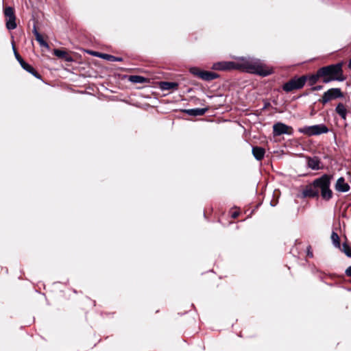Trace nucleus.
<instances>
[{"label":"nucleus","instance_id":"26","mask_svg":"<svg viewBox=\"0 0 351 351\" xmlns=\"http://www.w3.org/2000/svg\"><path fill=\"white\" fill-rule=\"evenodd\" d=\"M346 274L348 276H351V266L347 268V269L346 270Z\"/></svg>","mask_w":351,"mask_h":351},{"label":"nucleus","instance_id":"15","mask_svg":"<svg viewBox=\"0 0 351 351\" xmlns=\"http://www.w3.org/2000/svg\"><path fill=\"white\" fill-rule=\"evenodd\" d=\"M93 54L97 57H99L111 62H121L123 60L122 58L116 57L107 53H99L98 52H95Z\"/></svg>","mask_w":351,"mask_h":351},{"label":"nucleus","instance_id":"30","mask_svg":"<svg viewBox=\"0 0 351 351\" xmlns=\"http://www.w3.org/2000/svg\"><path fill=\"white\" fill-rule=\"evenodd\" d=\"M348 68L351 69V58L350 59V60L348 62Z\"/></svg>","mask_w":351,"mask_h":351},{"label":"nucleus","instance_id":"17","mask_svg":"<svg viewBox=\"0 0 351 351\" xmlns=\"http://www.w3.org/2000/svg\"><path fill=\"white\" fill-rule=\"evenodd\" d=\"M335 112L341 117V119L343 120L346 119L348 110L343 104H338L335 108Z\"/></svg>","mask_w":351,"mask_h":351},{"label":"nucleus","instance_id":"22","mask_svg":"<svg viewBox=\"0 0 351 351\" xmlns=\"http://www.w3.org/2000/svg\"><path fill=\"white\" fill-rule=\"evenodd\" d=\"M339 250L345 253L347 256L351 257V250L346 242L343 243L342 246H341V249Z\"/></svg>","mask_w":351,"mask_h":351},{"label":"nucleus","instance_id":"4","mask_svg":"<svg viewBox=\"0 0 351 351\" xmlns=\"http://www.w3.org/2000/svg\"><path fill=\"white\" fill-rule=\"evenodd\" d=\"M306 81L307 76L306 75H302L300 77L295 76L283 84L282 90L287 93H289L294 90L300 89L304 86Z\"/></svg>","mask_w":351,"mask_h":351},{"label":"nucleus","instance_id":"5","mask_svg":"<svg viewBox=\"0 0 351 351\" xmlns=\"http://www.w3.org/2000/svg\"><path fill=\"white\" fill-rule=\"evenodd\" d=\"M328 131L329 129L324 124H317L310 126H304L298 128V132L300 133L304 134L308 136H317L322 134H326L328 132Z\"/></svg>","mask_w":351,"mask_h":351},{"label":"nucleus","instance_id":"31","mask_svg":"<svg viewBox=\"0 0 351 351\" xmlns=\"http://www.w3.org/2000/svg\"><path fill=\"white\" fill-rule=\"evenodd\" d=\"M308 256H309L310 257H312L313 256V253L312 252H308Z\"/></svg>","mask_w":351,"mask_h":351},{"label":"nucleus","instance_id":"2","mask_svg":"<svg viewBox=\"0 0 351 351\" xmlns=\"http://www.w3.org/2000/svg\"><path fill=\"white\" fill-rule=\"evenodd\" d=\"M318 71L319 75H321L322 82L325 84L334 80L339 82L345 80L342 73V64L341 63L322 67L318 69Z\"/></svg>","mask_w":351,"mask_h":351},{"label":"nucleus","instance_id":"27","mask_svg":"<svg viewBox=\"0 0 351 351\" xmlns=\"http://www.w3.org/2000/svg\"><path fill=\"white\" fill-rule=\"evenodd\" d=\"M33 34H34L35 37L36 36V35H38L37 34H40L38 31H37V29H36V25L34 26L33 27Z\"/></svg>","mask_w":351,"mask_h":351},{"label":"nucleus","instance_id":"18","mask_svg":"<svg viewBox=\"0 0 351 351\" xmlns=\"http://www.w3.org/2000/svg\"><path fill=\"white\" fill-rule=\"evenodd\" d=\"M307 165L313 170H318L319 169V160L317 158H309Z\"/></svg>","mask_w":351,"mask_h":351},{"label":"nucleus","instance_id":"12","mask_svg":"<svg viewBox=\"0 0 351 351\" xmlns=\"http://www.w3.org/2000/svg\"><path fill=\"white\" fill-rule=\"evenodd\" d=\"M252 152L254 157L257 160H261L265 156V150L261 147H253Z\"/></svg>","mask_w":351,"mask_h":351},{"label":"nucleus","instance_id":"8","mask_svg":"<svg viewBox=\"0 0 351 351\" xmlns=\"http://www.w3.org/2000/svg\"><path fill=\"white\" fill-rule=\"evenodd\" d=\"M293 130L283 123L278 122L273 125V134L274 136H280L282 134L292 135Z\"/></svg>","mask_w":351,"mask_h":351},{"label":"nucleus","instance_id":"25","mask_svg":"<svg viewBox=\"0 0 351 351\" xmlns=\"http://www.w3.org/2000/svg\"><path fill=\"white\" fill-rule=\"evenodd\" d=\"M202 71H200L198 68L197 67H192L190 69V72L191 73H192L193 75H195V76H197V77H199V73L202 72Z\"/></svg>","mask_w":351,"mask_h":351},{"label":"nucleus","instance_id":"29","mask_svg":"<svg viewBox=\"0 0 351 351\" xmlns=\"http://www.w3.org/2000/svg\"><path fill=\"white\" fill-rule=\"evenodd\" d=\"M237 216H238V213L237 212H234V213L232 214V218H236V217H237Z\"/></svg>","mask_w":351,"mask_h":351},{"label":"nucleus","instance_id":"11","mask_svg":"<svg viewBox=\"0 0 351 351\" xmlns=\"http://www.w3.org/2000/svg\"><path fill=\"white\" fill-rule=\"evenodd\" d=\"M350 187L349 184L346 182L345 179L343 177L339 178L335 184L336 191L341 193L348 192Z\"/></svg>","mask_w":351,"mask_h":351},{"label":"nucleus","instance_id":"3","mask_svg":"<svg viewBox=\"0 0 351 351\" xmlns=\"http://www.w3.org/2000/svg\"><path fill=\"white\" fill-rule=\"evenodd\" d=\"M332 178V176L324 174L320 178L315 179L313 182L317 190L320 189L321 196L325 200H329L332 197V192L330 189Z\"/></svg>","mask_w":351,"mask_h":351},{"label":"nucleus","instance_id":"9","mask_svg":"<svg viewBox=\"0 0 351 351\" xmlns=\"http://www.w3.org/2000/svg\"><path fill=\"white\" fill-rule=\"evenodd\" d=\"M4 14L8 19L6 21V27L9 30L14 29L16 27V17L14 9L12 7H7L4 10Z\"/></svg>","mask_w":351,"mask_h":351},{"label":"nucleus","instance_id":"10","mask_svg":"<svg viewBox=\"0 0 351 351\" xmlns=\"http://www.w3.org/2000/svg\"><path fill=\"white\" fill-rule=\"evenodd\" d=\"M304 197H315L319 195V190L314 186L313 183L311 185H308L302 191Z\"/></svg>","mask_w":351,"mask_h":351},{"label":"nucleus","instance_id":"16","mask_svg":"<svg viewBox=\"0 0 351 351\" xmlns=\"http://www.w3.org/2000/svg\"><path fill=\"white\" fill-rule=\"evenodd\" d=\"M199 78L206 81H210L218 77V75L211 71H202L199 73Z\"/></svg>","mask_w":351,"mask_h":351},{"label":"nucleus","instance_id":"6","mask_svg":"<svg viewBox=\"0 0 351 351\" xmlns=\"http://www.w3.org/2000/svg\"><path fill=\"white\" fill-rule=\"evenodd\" d=\"M343 97V95L339 88H332L328 89L327 91H326L322 99H320V101L323 104H326L328 101H330L332 99H337V98H341Z\"/></svg>","mask_w":351,"mask_h":351},{"label":"nucleus","instance_id":"13","mask_svg":"<svg viewBox=\"0 0 351 351\" xmlns=\"http://www.w3.org/2000/svg\"><path fill=\"white\" fill-rule=\"evenodd\" d=\"M208 110V108H192V109H186L184 111L190 116H202Z\"/></svg>","mask_w":351,"mask_h":351},{"label":"nucleus","instance_id":"7","mask_svg":"<svg viewBox=\"0 0 351 351\" xmlns=\"http://www.w3.org/2000/svg\"><path fill=\"white\" fill-rule=\"evenodd\" d=\"M12 49L14 51V56L16 59L18 60L22 68L27 71L28 73L32 74L34 76H35L36 78L40 79V75L37 73V71L29 64L25 62L23 59L21 58V56L19 55V53L16 51L15 47L14 45V43H12Z\"/></svg>","mask_w":351,"mask_h":351},{"label":"nucleus","instance_id":"24","mask_svg":"<svg viewBox=\"0 0 351 351\" xmlns=\"http://www.w3.org/2000/svg\"><path fill=\"white\" fill-rule=\"evenodd\" d=\"M53 54L60 58H66V56H67V53L65 51L60 49H54Z\"/></svg>","mask_w":351,"mask_h":351},{"label":"nucleus","instance_id":"20","mask_svg":"<svg viewBox=\"0 0 351 351\" xmlns=\"http://www.w3.org/2000/svg\"><path fill=\"white\" fill-rule=\"evenodd\" d=\"M129 80L131 82L136 83V84H142L145 82V78L143 76L140 75H130L129 77Z\"/></svg>","mask_w":351,"mask_h":351},{"label":"nucleus","instance_id":"23","mask_svg":"<svg viewBox=\"0 0 351 351\" xmlns=\"http://www.w3.org/2000/svg\"><path fill=\"white\" fill-rule=\"evenodd\" d=\"M37 34L38 35H36V40L39 43L40 45L42 47H45L47 49H49V45L47 44V42H45L43 40L42 36L40 34Z\"/></svg>","mask_w":351,"mask_h":351},{"label":"nucleus","instance_id":"21","mask_svg":"<svg viewBox=\"0 0 351 351\" xmlns=\"http://www.w3.org/2000/svg\"><path fill=\"white\" fill-rule=\"evenodd\" d=\"M319 78H322L321 77V75H319V71H317V73L315 74V75H312L311 76H309L308 77H307V80L308 81V84L312 86L313 84H315Z\"/></svg>","mask_w":351,"mask_h":351},{"label":"nucleus","instance_id":"1","mask_svg":"<svg viewBox=\"0 0 351 351\" xmlns=\"http://www.w3.org/2000/svg\"><path fill=\"white\" fill-rule=\"evenodd\" d=\"M212 68L218 71L239 69L261 76H267L272 73V69L266 66L261 60L250 57L240 58L238 62H218L213 64Z\"/></svg>","mask_w":351,"mask_h":351},{"label":"nucleus","instance_id":"14","mask_svg":"<svg viewBox=\"0 0 351 351\" xmlns=\"http://www.w3.org/2000/svg\"><path fill=\"white\" fill-rule=\"evenodd\" d=\"M160 88L163 90H177L178 84L174 82H161Z\"/></svg>","mask_w":351,"mask_h":351},{"label":"nucleus","instance_id":"28","mask_svg":"<svg viewBox=\"0 0 351 351\" xmlns=\"http://www.w3.org/2000/svg\"><path fill=\"white\" fill-rule=\"evenodd\" d=\"M322 88V86H316L312 88L313 90H319Z\"/></svg>","mask_w":351,"mask_h":351},{"label":"nucleus","instance_id":"19","mask_svg":"<svg viewBox=\"0 0 351 351\" xmlns=\"http://www.w3.org/2000/svg\"><path fill=\"white\" fill-rule=\"evenodd\" d=\"M330 238L333 246L337 249H341L340 239L338 234L336 232L332 231Z\"/></svg>","mask_w":351,"mask_h":351}]
</instances>
